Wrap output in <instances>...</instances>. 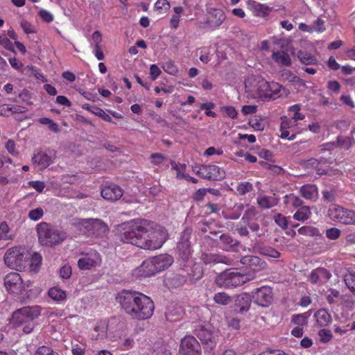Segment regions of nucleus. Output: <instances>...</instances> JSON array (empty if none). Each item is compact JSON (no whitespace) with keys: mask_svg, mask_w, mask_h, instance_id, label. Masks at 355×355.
Segmentation results:
<instances>
[{"mask_svg":"<svg viewBox=\"0 0 355 355\" xmlns=\"http://www.w3.org/2000/svg\"><path fill=\"white\" fill-rule=\"evenodd\" d=\"M119 239L145 250L160 248L167 239L166 231L153 222L137 219L132 221L128 229L119 234Z\"/></svg>","mask_w":355,"mask_h":355,"instance_id":"f257e3e1","label":"nucleus"},{"mask_svg":"<svg viewBox=\"0 0 355 355\" xmlns=\"http://www.w3.org/2000/svg\"><path fill=\"white\" fill-rule=\"evenodd\" d=\"M115 299L125 313L132 319L144 320L153 314L155 307L153 300L142 293L122 290Z\"/></svg>","mask_w":355,"mask_h":355,"instance_id":"f03ea898","label":"nucleus"},{"mask_svg":"<svg viewBox=\"0 0 355 355\" xmlns=\"http://www.w3.org/2000/svg\"><path fill=\"white\" fill-rule=\"evenodd\" d=\"M37 232L40 242L43 245L49 247L62 243L67 237L66 232L45 222L37 225Z\"/></svg>","mask_w":355,"mask_h":355,"instance_id":"7ed1b4c3","label":"nucleus"},{"mask_svg":"<svg viewBox=\"0 0 355 355\" xmlns=\"http://www.w3.org/2000/svg\"><path fill=\"white\" fill-rule=\"evenodd\" d=\"M30 259V252L22 246H15L8 249L4 254L5 264L11 269L26 270Z\"/></svg>","mask_w":355,"mask_h":355,"instance_id":"20e7f679","label":"nucleus"},{"mask_svg":"<svg viewBox=\"0 0 355 355\" xmlns=\"http://www.w3.org/2000/svg\"><path fill=\"white\" fill-rule=\"evenodd\" d=\"M254 276L252 274H243L239 271L227 270L216 278V282L220 286L225 288L237 287L252 280Z\"/></svg>","mask_w":355,"mask_h":355,"instance_id":"39448f33","label":"nucleus"},{"mask_svg":"<svg viewBox=\"0 0 355 355\" xmlns=\"http://www.w3.org/2000/svg\"><path fill=\"white\" fill-rule=\"evenodd\" d=\"M247 92L250 93L254 98H259L263 101H269L270 97L266 89L269 88V82L261 78H248L245 83Z\"/></svg>","mask_w":355,"mask_h":355,"instance_id":"423d86ee","label":"nucleus"},{"mask_svg":"<svg viewBox=\"0 0 355 355\" xmlns=\"http://www.w3.org/2000/svg\"><path fill=\"white\" fill-rule=\"evenodd\" d=\"M192 235L193 229L186 227L180 232L177 241V252L179 257L183 260L189 259L192 252Z\"/></svg>","mask_w":355,"mask_h":355,"instance_id":"0eeeda50","label":"nucleus"},{"mask_svg":"<svg viewBox=\"0 0 355 355\" xmlns=\"http://www.w3.org/2000/svg\"><path fill=\"white\" fill-rule=\"evenodd\" d=\"M327 214L332 220L345 225H355V211L354 210L331 204L329 207Z\"/></svg>","mask_w":355,"mask_h":355,"instance_id":"6e6552de","label":"nucleus"},{"mask_svg":"<svg viewBox=\"0 0 355 355\" xmlns=\"http://www.w3.org/2000/svg\"><path fill=\"white\" fill-rule=\"evenodd\" d=\"M40 313V307L38 306L22 307L12 313L11 323L15 327L23 326L24 323L39 316Z\"/></svg>","mask_w":355,"mask_h":355,"instance_id":"1a4fd4ad","label":"nucleus"},{"mask_svg":"<svg viewBox=\"0 0 355 355\" xmlns=\"http://www.w3.org/2000/svg\"><path fill=\"white\" fill-rule=\"evenodd\" d=\"M195 334L205 345L206 349L211 351L216 347L218 335L211 327L199 325L195 329Z\"/></svg>","mask_w":355,"mask_h":355,"instance_id":"9d476101","label":"nucleus"},{"mask_svg":"<svg viewBox=\"0 0 355 355\" xmlns=\"http://www.w3.org/2000/svg\"><path fill=\"white\" fill-rule=\"evenodd\" d=\"M193 172L199 177L209 180L218 181L225 176V171L216 165L208 164L194 166Z\"/></svg>","mask_w":355,"mask_h":355,"instance_id":"9b49d317","label":"nucleus"},{"mask_svg":"<svg viewBox=\"0 0 355 355\" xmlns=\"http://www.w3.org/2000/svg\"><path fill=\"white\" fill-rule=\"evenodd\" d=\"M252 297L254 304L261 307H267L273 300L272 288L266 286L258 288L252 292Z\"/></svg>","mask_w":355,"mask_h":355,"instance_id":"f8f14e48","label":"nucleus"},{"mask_svg":"<svg viewBox=\"0 0 355 355\" xmlns=\"http://www.w3.org/2000/svg\"><path fill=\"white\" fill-rule=\"evenodd\" d=\"M181 355H201V347L195 337L187 336L181 340L180 345Z\"/></svg>","mask_w":355,"mask_h":355,"instance_id":"ddd939ff","label":"nucleus"},{"mask_svg":"<svg viewBox=\"0 0 355 355\" xmlns=\"http://www.w3.org/2000/svg\"><path fill=\"white\" fill-rule=\"evenodd\" d=\"M56 157V152L52 149L37 150L34 153L32 161L40 169H44L51 164Z\"/></svg>","mask_w":355,"mask_h":355,"instance_id":"4468645a","label":"nucleus"},{"mask_svg":"<svg viewBox=\"0 0 355 355\" xmlns=\"http://www.w3.org/2000/svg\"><path fill=\"white\" fill-rule=\"evenodd\" d=\"M4 284L8 291L13 293H21L26 290V285L20 275L17 272H10L4 278Z\"/></svg>","mask_w":355,"mask_h":355,"instance_id":"2eb2a0df","label":"nucleus"},{"mask_svg":"<svg viewBox=\"0 0 355 355\" xmlns=\"http://www.w3.org/2000/svg\"><path fill=\"white\" fill-rule=\"evenodd\" d=\"M225 18V14L222 10L211 8L207 10L205 24L207 27L215 30L223 24Z\"/></svg>","mask_w":355,"mask_h":355,"instance_id":"dca6fc26","label":"nucleus"},{"mask_svg":"<svg viewBox=\"0 0 355 355\" xmlns=\"http://www.w3.org/2000/svg\"><path fill=\"white\" fill-rule=\"evenodd\" d=\"M200 260L206 265L224 263L231 265L233 260L219 253L203 252L200 256Z\"/></svg>","mask_w":355,"mask_h":355,"instance_id":"f3484780","label":"nucleus"},{"mask_svg":"<svg viewBox=\"0 0 355 355\" xmlns=\"http://www.w3.org/2000/svg\"><path fill=\"white\" fill-rule=\"evenodd\" d=\"M241 263L254 271H261L266 268V263L257 256L246 255L241 259Z\"/></svg>","mask_w":355,"mask_h":355,"instance_id":"a211bd4d","label":"nucleus"},{"mask_svg":"<svg viewBox=\"0 0 355 355\" xmlns=\"http://www.w3.org/2000/svg\"><path fill=\"white\" fill-rule=\"evenodd\" d=\"M219 247L224 251L235 252L240 245V242L229 234H222L219 236Z\"/></svg>","mask_w":355,"mask_h":355,"instance_id":"6ab92c4d","label":"nucleus"},{"mask_svg":"<svg viewBox=\"0 0 355 355\" xmlns=\"http://www.w3.org/2000/svg\"><path fill=\"white\" fill-rule=\"evenodd\" d=\"M100 262V255L96 252L87 254L78 261V266L81 270H90Z\"/></svg>","mask_w":355,"mask_h":355,"instance_id":"aec40b11","label":"nucleus"},{"mask_svg":"<svg viewBox=\"0 0 355 355\" xmlns=\"http://www.w3.org/2000/svg\"><path fill=\"white\" fill-rule=\"evenodd\" d=\"M330 272L324 268H318L313 270L309 277L311 282L313 284H324L331 277Z\"/></svg>","mask_w":355,"mask_h":355,"instance_id":"412c9836","label":"nucleus"},{"mask_svg":"<svg viewBox=\"0 0 355 355\" xmlns=\"http://www.w3.org/2000/svg\"><path fill=\"white\" fill-rule=\"evenodd\" d=\"M101 196L105 200L116 201L121 198L123 191L119 186L112 184L102 189Z\"/></svg>","mask_w":355,"mask_h":355,"instance_id":"4be33fe9","label":"nucleus"},{"mask_svg":"<svg viewBox=\"0 0 355 355\" xmlns=\"http://www.w3.org/2000/svg\"><path fill=\"white\" fill-rule=\"evenodd\" d=\"M298 233L305 236H320L321 240L320 243L322 244V246L321 250L319 251V252H325L329 248V245L325 241V239L323 236H322V234L320 233L318 229L315 227L304 226L298 230Z\"/></svg>","mask_w":355,"mask_h":355,"instance_id":"5701e85b","label":"nucleus"},{"mask_svg":"<svg viewBox=\"0 0 355 355\" xmlns=\"http://www.w3.org/2000/svg\"><path fill=\"white\" fill-rule=\"evenodd\" d=\"M135 272L138 276L143 277L152 276L157 273L151 258L144 261Z\"/></svg>","mask_w":355,"mask_h":355,"instance_id":"b1692460","label":"nucleus"},{"mask_svg":"<svg viewBox=\"0 0 355 355\" xmlns=\"http://www.w3.org/2000/svg\"><path fill=\"white\" fill-rule=\"evenodd\" d=\"M151 259L157 272L168 268L173 261V257L166 254L154 257Z\"/></svg>","mask_w":355,"mask_h":355,"instance_id":"393cba45","label":"nucleus"},{"mask_svg":"<svg viewBox=\"0 0 355 355\" xmlns=\"http://www.w3.org/2000/svg\"><path fill=\"white\" fill-rule=\"evenodd\" d=\"M248 4L253 14L257 17H266L272 10V8H270L267 5L261 4L252 0L248 1Z\"/></svg>","mask_w":355,"mask_h":355,"instance_id":"a878e982","label":"nucleus"},{"mask_svg":"<svg viewBox=\"0 0 355 355\" xmlns=\"http://www.w3.org/2000/svg\"><path fill=\"white\" fill-rule=\"evenodd\" d=\"M252 297V295L244 293L239 295L235 300L236 306L239 308V312L243 313L249 310Z\"/></svg>","mask_w":355,"mask_h":355,"instance_id":"bb28decb","label":"nucleus"},{"mask_svg":"<svg viewBox=\"0 0 355 355\" xmlns=\"http://www.w3.org/2000/svg\"><path fill=\"white\" fill-rule=\"evenodd\" d=\"M253 250L254 252L259 253L266 257L272 258H278L280 257V252L276 249L259 243H257L254 245Z\"/></svg>","mask_w":355,"mask_h":355,"instance_id":"cd10ccee","label":"nucleus"},{"mask_svg":"<svg viewBox=\"0 0 355 355\" xmlns=\"http://www.w3.org/2000/svg\"><path fill=\"white\" fill-rule=\"evenodd\" d=\"M300 193L305 199L315 201L318 196V188L315 185L306 184L300 188Z\"/></svg>","mask_w":355,"mask_h":355,"instance_id":"c85d7f7f","label":"nucleus"},{"mask_svg":"<svg viewBox=\"0 0 355 355\" xmlns=\"http://www.w3.org/2000/svg\"><path fill=\"white\" fill-rule=\"evenodd\" d=\"M272 60L280 66L288 67L291 64L290 55L284 51H277L272 54Z\"/></svg>","mask_w":355,"mask_h":355,"instance_id":"c756f323","label":"nucleus"},{"mask_svg":"<svg viewBox=\"0 0 355 355\" xmlns=\"http://www.w3.org/2000/svg\"><path fill=\"white\" fill-rule=\"evenodd\" d=\"M278 203L279 200L274 196H259L257 198V204L262 209H270Z\"/></svg>","mask_w":355,"mask_h":355,"instance_id":"7c9ffc66","label":"nucleus"},{"mask_svg":"<svg viewBox=\"0 0 355 355\" xmlns=\"http://www.w3.org/2000/svg\"><path fill=\"white\" fill-rule=\"evenodd\" d=\"M42 260V256L37 252H35L32 255L30 254V259L28 261V267L26 270H29V271L35 273L37 272L41 267Z\"/></svg>","mask_w":355,"mask_h":355,"instance_id":"2f4dec72","label":"nucleus"},{"mask_svg":"<svg viewBox=\"0 0 355 355\" xmlns=\"http://www.w3.org/2000/svg\"><path fill=\"white\" fill-rule=\"evenodd\" d=\"M284 203L288 208L293 207L297 209L303 205L302 200L300 197L294 195L293 193L286 195L284 197Z\"/></svg>","mask_w":355,"mask_h":355,"instance_id":"473e14b6","label":"nucleus"},{"mask_svg":"<svg viewBox=\"0 0 355 355\" xmlns=\"http://www.w3.org/2000/svg\"><path fill=\"white\" fill-rule=\"evenodd\" d=\"M317 323L321 326H327L331 321V317L326 309H320L315 313Z\"/></svg>","mask_w":355,"mask_h":355,"instance_id":"72a5a7b5","label":"nucleus"},{"mask_svg":"<svg viewBox=\"0 0 355 355\" xmlns=\"http://www.w3.org/2000/svg\"><path fill=\"white\" fill-rule=\"evenodd\" d=\"M94 331L97 332L96 340L103 339L107 337L108 331V322L106 320L99 321L94 328Z\"/></svg>","mask_w":355,"mask_h":355,"instance_id":"f704fd0d","label":"nucleus"},{"mask_svg":"<svg viewBox=\"0 0 355 355\" xmlns=\"http://www.w3.org/2000/svg\"><path fill=\"white\" fill-rule=\"evenodd\" d=\"M269 88H270L271 92V98L272 100H275L283 95V94H286L287 90L281 85L275 82L269 83Z\"/></svg>","mask_w":355,"mask_h":355,"instance_id":"c9c22d12","label":"nucleus"},{"mask_svg":"<svg viewBox=\"0 0 355 355\" xmlns=\"http://www.w3.org/2000/svg\"><path fill=\"white\" fill-rule=\"evenodd\" d=\"M297 58L302 64L306 65L316 64L318 62L316 58L306 51H299Z\"/></svg>","mask_w":355,"mask_h":355,"instance_id":"e433bc0d","label":"nucleus"},{"mask_svg":"<svg viewBox=\"0 0 355 355\" xmlns=\"http://www.w3.org/2000/svg\"><path fill=\"white\" fill-rule=\"evenodd\" d=\"M311 215L310 208L308 206L299 207V209L293 215V218L299 221H304L307 220Z\"/></svg>","mask_w":355,"mask_h":355,"instance_id":"4c0bfd02","label":"nucleus"},{"mask_svg":"<svg viewBox=\"0 0 355 355\" xmlns=\"http://www.w3.org/2000/svg\"><path fill=\"white\" fill-rule=\"evenodd\" d=\"M300 164L306 169H314L317 171L318 174L325 173L324 171H321V169L319 168L318 161L316 158L311 157L309 159L302 160Z\"/></svg>","mask_w":355,"mask_h":355,"instance_id":"58836bf2","label":"nucleus"},{"mask_svg":"<svg viewBox=\"0 0 355 355\" xmlns=\"http://www.w3.org/2000/svg\"><path fill=\"white\" fill-rule=\"evenodd\" d=\"M254 190L252 183L249 182H239L236 187V193L240 196H244Z\"/></svg>","mask_w":355,"mask_h":355,"instance_id":"ea45409f","label":"nucleus"},{"mask_svg":"<svg viewBox=\"0 0 355 355\" xmlns=\"http://www.w3.org/2000/svg\"><path fill=\"white\" fill-rule=\"evenodd\" d=\"M11 239H12V236L7 223L5 221L0 223V241H7Z\"/></svg>","mask_w":355,"mask_h":355,"instance_id":"a19ab883","label":"nucleus"},{"mask_svg":"<svg viewBox=\"0 0 355 355\" xmlns=\"http://www.w3.org/2000/svg\"><path fill=\"white\" fill-rule=\"evenodd\" d=\"M214 300L216 304L225 306L232 302V298L226 293L219 292L214 295Z\"/></svg>","mask_w":355,"mask_h":355,"instance_id":"79ce46f5","label":"nucleus"},{"mask_svg":"<svg viewBox=\"0 0 355 355\" xmlns=\"http://www.w3.org/2000/svg\"><path fill=\"white\" fill-rule=\"evenodd\" d=\"M49 295L51 298L56 301H62L66 298L65 292L58 287L51 288L49 291Z\"/></svg>","mask_w":355,"mask_h":355,"instance_id":"37998d69","label":"nucleus"},{"mask_svg":"<svg viewBox=\"0 0 355 355\" xmlns=\"http://www.w3.org/2000/svg\"><path fill=\"white\" fill-rule=\"evenodd\" d=\"M310 313L305 312L302 314H295L292 316V322L296 324L303 326L306 324L307 320L310 316Z\"/></svg>","mask_w":355,"mask_h":355,"instance_id":"c03bdc74","label":"nucleus"},{"mask_svg":"<svg viewBox=\"0 0 355 355\" xmlns=\"http://www.w3.org/2000/svg\"><path fill=\"white\" fill-rule=\"evenodd\" d=\"M170 3L167 0H157L155 9L159 14H164L170 9Z\"/></svg>","mask_w":355,"mask_h":355,"instance_id":"a18cd8bd","label":"nucleus"},{"mask_svg":"<svg viewBox=\"0 0 355 355\" xmlns=\"http://www.w3.org/2000/svg\"><path fill=\"white\" fill-rule=\"evenodd\" d=\"M92 113L101 117L102 119L107 122H113L111 116L107 114L103 110L98 107L94 105L92 107Z\"/></svg>","mask_w":355,"mask_h":355,"instance_id":"49530a36","label":"nucleus"},{"mask_svg":"<svg viewBox=\"0 0 355 355\" xmlns=\"http://www.w3.org/2000/svg\"><path fill=\"white\" fill-rule=\"evenodd\" d=\"M344 280L346 286L351 291V292L355 293V273L350 272L345 275Z\"/></svg>","mask_w":355,"mask_h":355,"instance_id":"de8ad7c7","label":"nucleus"},{"mask_svg":"<svg viewBox=\"0 0 355 355\" xmlns=\"http://www.w3.org/2000/svg\"><path fill=\"white\" fill-rule=\"evenodd\" d=\"M249 125L255 130H263L264 129V124L262 120L257 116H254L249 120Z\"/></svg>","mask_w":355,"mask_h":355,"instance_id":"09e8293b","label":"nucleus"},{"mask_svg":"<svg viewBox=\"0 0 355 355\" xmlns=\"http://www.w3.org/2000/svg\"><path fill=\"white\" fill-rule=\"evenodd\" d=\"M89 223L94 229L97 228L102 233H105L107 230V226L99 219H89Z\"/></svg>","mask_w":355,"mask_h":355,"instance_id":"8fccbe9b","label":"nucleus"},{"mask_svg":"<svg viewBox=\"0 0 355 355\" xmlns=\"http://www.w3.org/2000/svg\"><path fill=\"white\" fill-rule=\"evenodd\" d=\"M281 76L284 80L291 83H297L300 81V78L294 75L290 70L284 69L281 71Z\"/></svg>","mask_w":355,"mask_h":355,"instance_id":"3c124183","label":"nucleus"},{"mask_svg":"<svg viewBox=\"0 0 355 355\" xmlns=\"http://www.w3.org/2000/svg\"><path fill=\"white\" fill-rule=\"evenodd\" d=\"M322 195L324 201L328 202H334L336 198V191L335 189H325L322 191Z\"/></svg>","mask_w":355,"mask_h":355,"instance_id":"603ef678","label":"nucleus"},{"mask_svg":"<svg viewBox=\"0 0 355 355\" xmlns=\"http://www.w3.org/2000/svg\"><path fill=\"white\" fill-rule=\"evenodd\" d=\"M300 105L298 104L294 105L291 107H290L289 110L292 112H293V116L292 117V119L294 120V121H297L299 120H303L304 119V115L300 113Z\"/></svg>","mask_w":355,"mask_h":355,"instance_id":"864d4df0","label":"nucleus"},{"mask_svg":"<svg viewBox=\"0 0 355 355\" xmlns=\"http://www.w3.org/2000/svg\"><path fill=\"white\" fill-rule=\"evenodd\" d=\"M309 147H310V143L307 140L300 141L293 144L291 146V148H292V150L293 151H295V153L300 150H305Z\"/></svg>","mask_w":355,"mask_h":355,"instance_id":"5fc2aeb1","label":"nucleus"},{"mask_svg":"<svg viewBox=\"0 0 355 355\" xmlns=\"http://www.w3.org/2000/svg\"><path fill=\"white\" fill-rule=\"evenodd\" d=\"M274 220L275 223L283 229L288 227V221L286 217L281 214H277L274 216Z\"/></svg>","mask_w":355,"mask_h":355,"instance_id":"6e6d98bb","label":"nucleus"},{"mask_svg":"<svg viewBox=\"0 0 355 355\" xmlns=\"http://www.w3.org/2000/svg\"><path fill=\"white\" fill-rule=\"evenodd\" d=\"M162 68L164 71L170 75H175L178 72V68L174 64V62L172 60H169L164 63Z\"/></svg>","mask_w":355,"mask_h":355,"instance_id":"4d7b16f0","label":"nucleus"},{"mask_svg":"<svg viewBox=\"0 0 355 355\" xmlns=\"http://www.w3.org/2000/svg\"><path fill=\"white\" fill-rule=\"evenodd\" d=\"M44 214L43 209L41 207H37L34 209H31L28 213V217L32 220H38L40 219Z\"/></svg>","mask_w":355,"mask_h":355,"instance_id":"13d9d810","label":"nucleus"},{"mask_svg":"<svg viewBox=\"0 0 355 355\" xmlns=\"http://www.w3.org/2000/svg\"><path fill=\"white\" fill-rule=\"evenodd\" d=\"M234 208H236V213H232V214H230L228 215L225 214L224 216V217L226 219L236 220L240 217L241 214L243 209V204L235 205Z\"/></svg>","mask_w":355,"mask_h":355,"instance_id":"bf43d9fd","label":"nucleus"},{"mask_svg":"<svg viewBox=\"0 0 355 355\" xmlns=\"http://www.w3.org/2000/svg\"><path fill=\"white\" fill-rule=\"evenodd\" d=\"M320 341L322 343H327L332 338V334L330 330L322 329L318 332Z\"/></svg>","mask_w":355,"mask_h":355,"instance_id":"052dcab7","label":"nucleus"},{"mask_svg":"<svg viewBox=\"0 0 355 355\" xmlns=\"http://www.w3.org/2000/svg\"><path fill=\"white\" fill-rule=\"evenodd\" d=\"M341 231L336 227H331L326 230V236L329 239L336 240L339 238Z\"/></svg>","mask_w":355,"mask_h":355,"instance_id":"680f3d73","label":"nucleus"},{"mask_svg":"<svg viewBox=\"0 0 355 355\" xmlns=\"http://www.w3.org/2000/svg\"><path fill=\"white\" fill-rule=\"evenodd\" d=\"M311 28V32H323L325 30L324 21L322 19L318 18L317 20L314 21Z\"/></svg>","mask_w":355,"mask_h":355,"instance_id":"e2e57ef3","label":"nucleus"},{"mask_svg":"<svg viewBox=\"0 0 355 355\" xmlns=\"http://www.w3.org/2000/svg\"><path fill=\"white\" fill-rule=\"evenodd\" d=\"M172 168L176 171L177 178L179 179H182L184 173V171L185 168V164H177L175 162H171Z\"/></svg>","mask_w":355,"mask_h":355,"instance_id":"0e129e2a","label":"nucleus"},{"mask_svg":"<svg viewBox=\"0 0 355 355\" xmlns=\"http://www.w3.org/2000/svg\"><path fill=\"white\" fill-rule=\"evenodd\" d=\"M35 355H59L57 352H53L51 348L46 346L40 347Z\"/></svg>","mask_w":355,"mask_h":355,"instance_id":"69168bd1","label":"nucleus"},{"mask_svg":"<svg viewBox=\"0 0 355 355\" xmlns=\"http://www.w3.org/2000/svg\"><path fill=\"white\" fill-rule=\"evenodd\" d=\"M39 15L44 21L47 23H50L53 20V15L46 10H40L39 12Z\"/></svg>","mask_w":355,"mask_h":355,"instance_id":"338daca9","label":"nucleus"},{"mask_svg":"<svg viewBox=\"0 0 355 355\" xmlns=\"http://www.w3.org/2000/svg\"><path fill=\"white\" fill-rule=\"evenodd\" d=\"M150 157L152 163L156 166L160 165L166 159L165 156L160 153H153L150 155Z\"/></svg>","mask_w":355,"mask_h":355,"instance_id":"774afa93","label":"nucleus"}]
</instances>
